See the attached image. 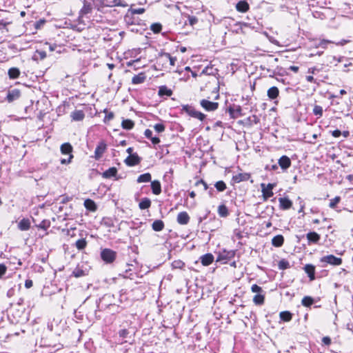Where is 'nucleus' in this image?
<instances>
[{
  "instance_id": "nucleus-1",
  "label": "nucleus",
  "mask_w": 353,
  "mask_h": 353,
  "mask_svg": "<svg viewBox=\"0 0 353 353\" xmlns=\"http://www.w3.org/2000/svg\"><path fill=\"white\" fill-rule=\"evenodd\" d=\"M61 153L63 155H68L67 159H61L60 163L62 165L70 164L72 162L74 155L72 154L73 147L70 143H64L60 147Z\"/></svg>"
},
{
  "instance_id": "nucleus-2",
  "label": "nucleus",
  "mask_w": 353,
  "mask_h": 353,
  "mask_svg": "<svg viewBox=\"0 0 353 353\" xmlns=\"http://www.w3.org/2000/svg\"><path fill=\"white\" fill-rule=\"evenodd\" d=\"M182 111L186 112L191 117L197 119L201 121H203L206 117L205 114L197 111L193 106L190 105H182Z\"/></svg>"
},
{
  "instance_id": "nucleus-3",
  "label": "nucleus",
  "mask_w": 353,
  "mask_h": 353,
  "mask_svg": "<svg viewBox=\"0 0 353 353\" xmlns=\"http://www.w3.org/2000/svg\"><path fill=\"white\" fill-rule=\"evenodd\" d=\"M117 256V253L109 248H104L101 251V258L106 263H113Z\"/></svg>"
},
{
  "instance_id": "nucleus-4",
  "label": "nucleus",
  "mask_w": 353,
  "mask_h": 353,
  "mask_svg": "<svg viewBox=\"0 0 353 353\" xmlns=\"http://www.w3.org/2000/svg\"><path fill=\"white\" fill-rule=\"evenodd\" d=\"M235 253L236 252L234 250H223L219 252L216 259V262H221L223 264L226 263L228 261L234 257Z\"/></svg>"
},
{
  "instance_id": "nucleus-5",
  "label": "nucleus",
  "mask_w": 353,
  "mask_h": 353,
  "mask_svg": "<svg viewBox=\"0 0 353 353\" xmlns=\"http://www.w3.org/2000/svg\"><path fill=\"white\" fill-rule=\"evenodd\" d=\"M275 184L274 183H268V185H265V183L261 184V192L264 201H267L269 198L273 196L274 193L272 190Z\"/></svg>"
},
{
  "instance_id": "nucleus-6",
  "label": "nucleus",
  "mask_w": 353,
  "mask_h": 353,
  "mask_svg": "<svg viewBox=\"0 0 353 353\" xmlns=\"http://www.w3.org/2000/svg\"><path fill=\"white\" fill-rule=\"evenodd\" d=\"M107 150V144L104 141H101L97 144L94 156L92 157L95 160H99Z\"/></svg>"
},
{
  "instance_id": "nucleus-7",
  "label": "nucleus",
  "mask_w": 353,
  "mask_h": 353,
  "mask_svg": "<svg viewBox=\"0 0 353 353\" xmlns=\"http://www.w3.org/2000/svg\"><path fill=\"white\" fill-rule=\"evenodd\" d=\"M320 261L321 263H325L332 265H340L342 263V259L336 257L332 254H330L323 256Z\"/></svg>"
},
{
  "instance_id": "nucleus-8",
  "label": "nucleus",
  "mask_w": 353,
  "mask_h": 353,
  "mask_svg": "<svg viewBox=\"0 0 353 353\" xmlns=\"http://www.w3.org/2000/svg\"><path fill=\"white\" fill-rule=\"evenodd\" d=\"M201 106L206 111L212 112L215 111L219 108V103L212 102L208 99H202L200 101Z\"/></svg>"
},
{
  "instance_id": "nucleus-9",
  "label": "nucleus",
  "mask_w": 353,
  "mask_h": 353,
  "mask_svg": "<svg viewBox=\"0 0 353 353\" xmlns=\"http://www.w3.org/2000/svg\"><path fill=\"white\" fill-rule=\"evenodd\" d=\"M101 3L108 7L113 6H121L126 7L128 5L126 3L121 0H101Z\"/></svg>"
},
{
  "instance_id": "nucleus-10",
  "label": "nucleus",
  "mask_w": 353,
  "mask_h": 353,
  "mask_svg": "<svg viewBox=\"0 0 353 353\" xmlns=\"http://www.w3.org/2000/svg\"><path fill=\"white\" fill-rule=\"evenodd\" d=\"M278 163L281 168L285 171L291 166L292 162L288 156L283 155L278 160Z\"/></svg>"
},
{
  "instance_id": "nucleus-11",
  "label": "nucleus",
  "mask_w": 353,
  "mask_h": 353,
  "mask_svg": "<svg viewBox=\"0 0 353 353\" xmlns=\"http://www.w3.org/2000/svg\"><path fill=\"white\" fill-rule=\"evenodd\" d=\"M21 92L18 89H12L8 90L6 99L9 103H11L20 97Z\"/></svg>"
},
{
  "instance_id": "nucleus-12",
  "label": "nucleus",
  "mask_w": 353,
  "mask_h": 353,
  "mask_svg": "<svg viewBox=\"0 0 353 353\" xmlns=\"http://www.w3.org/2000/svg\"><path fill=\"white\" fill-rule=\"evenodd\" d=\"M141 159L137 154H132L125 159V163L129 166H134L138 165Z\"/></svg>"
},
{
  "instance_id": "nucleus-13",
  "label": "nucleus",
  "mask_w": 353,
  "mask_h": 353,
  "mask_svg": "<svg viewBox=\"0 0 353 353\" xmlns=\"http://www.w3.org/2000/svg\"><path fill=\"white\" fill-rule=\"evenodd\" d=\"M190 216L186 212H181L178 214L176 221L180 225H187L190 221Z\"/></svg>"
},
{
  "instance_id": "nucleus-14",
  "label": "nucleus",
  "mask_w": 353,
  "mask_h": 353,
  "mask_svg": "<svg viewBox=\"0 0 353 353\" xmlns=\"http://www.w3.org/2000/svg\"><path fill=\"white\" fill-rule=\"evenodd\" d=\"M241 111H242V109L240 105L230 106L228 108V112H229L231 117L233 119H236V118H238L239 117H241L242 115Z\"/></svg>"
},
{
  "instance_id": "nucleus-15",
  "label": "nucleus",
  "mask_w": 353,
  "mask_h": 353,
  "mask_svg": "<svg viewBox=\"0 0 353 353\" xmlns=\"http://www.w3.org/2000/svg\"><path fill=\"white\" fill-rule=\"evenodd\" d=\"M214 258L212 254L208 253L202 255L200 257V261L203 265L208 266L214 261Z\"/></svg>"
},
{
  "instance_id": "nucleus-16",
  "label": "nucleus",
  "mask_w": 353,
  "mask_h": 353,
  "mask_svg": "<svg viewBox=\"0 0 353 353\" xmlns=\"http://www.w3.org/2000/svg\"><path fill=\"white\" fill-rule=\"evenodd\" d=\"M250 174L248 173H239L232 176V181L236 183H239L241 181H248L250 179Z\"/></svg>"
},
{
  "instance_id": "nucleus-17",
  "label": "nucleus",
  "mask_w": 353,
  "mask_h": 353,
  "mask_svg": "<svg viewBox=\"0 0 353 353\" xmlns=\"http://www.w3.org/2000/svg\"><path fill=\"white\" fill-rule=\"evenodd\" d=\"M280 208L284 210L290 209L292 205V202L287 197L279 199Z\"/></svg>"
},
{
  "instance_id": "nucleus-18",
  "label": "nucleus",
  "mask_w": 353,
  "mask_h": 353,
  "mask_svg": "<svg viewBox=\"0 0 353 353\" xmlns=\"http://www.w3.org/2000/svg\"><path fill=\"white\" fill-rule=\"evenodd\" d=\"M310 281L315 279V267L312 264H307L303 268Z\"/></svg>"
},
{
  "instance_id": "nucleus-19",
  "label": "nucleus",
  "mask_w": 353,
  "mask_h": 353,
  "mask_svg": "<svg viewBox=\"0 0 353 353\" xmlns=\"http://www.w3.org/2000/svg\"><path fill=\"white\" fill-rule=\"evenodd\" d=\"M279 90L276 86H272L268 90L267 95L271 100H274L279 97Z\"/></svg>"
},
{
  "instance_id": "nucleus-20",
  "label": "nucleus",
  "mask_w": 353,
  "mask_h": 353,
  "mask_svg": "<svg viewBox=\"0 0 353 353\" xmlns=\"http://www.w3.org/2000/svg\"><path fill=\"white\" fill-rule=\"evenodd\" d=\"M18 228L21 231L28 230L30 228V221L28 219H22L18 223Z\"/></svg>"
},
{
  "instance_id": "nucleus-21",
  "label": "nucleus",
  "mask_w": 353,
  "mask_h": 353,
  "mask_svg": "<svg viewBox=\"0 0 353 353\" xmlns=\"http://www.w3.org/2000/svg\"><path fill=\"white\" fill-rule=\"evenodd\" d=\"M151 188L152 193L155 195H159L161 192V185L160 182L157 180L151 182Z\"/></svg>"
},
{
  "instance_id": "nucleus-22",
  "label": "nucleus",
  "mask_w": 353,
  "mask_h": 353,
  "mask_svg": "<svg viewBox=\"0 0 353 353\" xmlns=\"http://www.w3.org/2000/svg\"><path fill=\"white\" fill-rule=\"evenodd\" d=\"M144 135L147 139H150L154 145H157L160 143L159 138L157 137H152V132L150 129H146L145 130Z\"/></svg>"
},
{
  "instance_id": "nucleus-23",
  "label": "nucleus",
  "mask_w": 353,
  "mask_h": 353,
  "mask_svg": "<svg viewBox=\"0 0 353 353\" xmlns=\"http://www.w3.org/2000/svg\"><path fill=\"white\" fill-rule=\"evenodd\" d=\"M146 79V76L143 72H141L137 75H134L132 79V83L133 84L143 83Z\"/></svg>"
},
{
  "instance_id": "nucleus-24",
  "label": "nucleus",
  "mask_w": 353,
  "mask_h": 353,
  "mask_svg": "<svg viewBox=\"0 0 353 353\" xmlns=\"http://www.w3.org/2000/svg\"><path fill=\"white\" fill-rule=\"evenodd\" d=\"M71 117L73 121H80L85 117V114L83 110H74L71 113Z\"/></svg>"
},
{
  "instance_id": "nucleus-25",
  "label": "nucleus",
  "mask_w": 353,
  "mask_h": 353,
  "mask_svg": "<svg viewBox=\"0 0 353 353\" xmlns=\"http://www.w3.org/2000/svg\"><path fill=\"white\" fill-rule=\"evenodd\" d=\"M158 94L160 97H170L172 94V90L169 89L166 85H161L159 88Z\"/></svg>"
},
{
  "instance_id": "nucleus-26",
  "label": "nucleus",
  "mask_w": 353,
  "mask_h": 353,
  "mask_svg": "<svg viewBox=\"0 0 353 353\" xmlns=\"http://www.w3.org/2000/svg\"><path fill=\"white\" fill-rule=\"evenodd\" d=\"M284 243V238L282 235L278 234L274 236L272 239V244L274 247L279 248L283 245Z\"/></svg>"
},
{
  "instance_id": "nucleus-27",
  "label": "nucleus",
  "mask_w": 353,
  "mask_h": 353,
  "mask_svg": "<svg viewBox=\"0 0 353 353\" xmlns=\"http://www.w3.org/2000/svg\"><path fill=\"white\" fill-rule=\"evenodd\" d=\"M117 174V169L114 167L110 168L102 173V176L105 179H110L116 176Z\"/></svg>"
},
{
  "instance_id": "nucleus-28",
  "label": "nucleus",
  "mask_w": 353,
  "mask_h": 353,
  "mask_svg": "<svg viewBox=\"0 0 353 353\" xmlns=\"http://www.w3.org/2000/svg\"><path fill=\"white\" fill-rule=\"evenodd\" d=\"M309 243H316L320 240V235L315 232H310L306 235Z\"/></svg>"
},
{
  "instance_id": "nucleus-29",
  "label": "nucleus",
  "mask_w": 353,
  "mask_h": 353,
  "mask_svg": "<svg viewBox=\"0 0 353 353\" xmlns=\"http://www.w3.org/2000/svg\"><path fill=\"white\" fill-rule=\"evenodd\" d=\"M236 8L239 12H245L249 9V5L245 1H240L236 3Z\"/></svg>"
},
{
  "instance_id": "nucleus-30",
  "label": "nucleus",
  "mask_w": 353,
  "mask_h": 353,
  "mask_svg": "<svg viewBox=\"0 0 353 353\" xmlns=\"http://www.w3.org/2000/svg\"><path fill=\"white\" fill-rule=\"evenodd\" d=\"M124 20L128 25H134L138 21V19L134 17V15L132 14L129 12L125 14Z\"/></svg>"
},
{
  "instance_id": "nucleus-31",
  "label": "nucleus",
  "mask_w": 353,
  "mask_h": 353,
  "mask_svg": "<svg viewBox=\"0 0 353 353\" xmlns=\"http://www.w3.org/2000/svg\"><path fill=\"white\" fill-rule=\"evenodd\" d=\"M151 200L149 198L145 197L141 199L139 203V207L141 210H145L150 207Z\"/></svg>"
},
{
  "instance_id": "nucleus-32",
  "label": "nucleus",
  "mask_w": 353,
  "mask_h": 353,
  "mask_svg": "<svg viewBox=\"0 0 353 353\" xmlns=\"http://www.w3.org/2000/svg\"><path fill=\"white\" fill-rule=\"evenodd\" d=\"M264 301H265V294H262V293L256 294L253 297V302L256 305H263L264 303Z\"/></svg>"
},
{
  "instance_id": "nucleus-33",
  "label": "nucleus",
  "mask_w": 353,
  "mask_h": 353,
  "mask_svg": "<svg viewBox=\"0 0 353 353\" xmlns=\"http://www.w3.org/2000/svg\"><path fill=\"white\" fill-rule=\"evenodd\" d=\"M218 214L221 217H227L229 215V211L225 205L222 204L218 207Z\"/></svg>"
},
{
  "instance_id": "nucleus-34",
  "label": "nucleus",
  "mask_w": 353,
  "mask_h": 353,
  "mask_svg": "<svg viewBox=\"0 0 353 353\" xmlns=\"http://www.w3.org/2000/svg\"><path fill=\"white\" fill-rule=\"evenodd\" d=\"M151 179H152V176H151V174L150 173H145V174H141L138 178H137V183H147V182H150L151 181Z\"/></svg>"
},
{
  "instance_id": "nucleus-35",
  "label": "nucleus",
  "mask_w": 353,
  "mask_h": 353,
  "mask_svg": "<svg viewBox=\"0 0 353 353\" xmlns=\"http://www.w3.org/2000/svg\"><path fill=\"white\" fill-rule=\"evenodd\" d=\"M152 228L156 232L161 231L164 228V223L161 220H156L153 222Z\"/></svg>"
},
{
  "instance_id": "nucleus-36",
  "label": "nucleus",
  "mask_w": 353,
  "mask_h": 353,
  "mask_svg": "<svg viewBox=\"0 0 353 353\" xmlns=\"http://www.w3.org/2000/svg\"><path fill=\"white\" fill-rule=\"evenodd\" d=\"M121 126L125 130H131L134 126V123L130 119H123Z\"/></svg>"
},
{
  "instance_id": "nucleus-37",
  "label": "nucleus",
  "mask_w": 353,
  "mask_h": 353,
  "mask_svg": "<svg viewBox=\"0 0 353 353\" xmlns=\"http://www.w3.org/2000/svg\"><path fill=\"white\" fill-rule=\"evenodd\" d=\"M20 75V71L17 68H11L8 70V76L12 79H17Z\"/></svg>"
},
{
  "instance_id": "nucleus-38",
  "label": "nucleus",
  "mask_w": 353,
  "mask_h": 353,
  "mask_svg": "<svg viewBox=\"0 0 353 353\" xmlns=\"http://www.w3.org/2000/svg\"><path fill=\"white\" fill-rule=\"evenodd\" d=\"M84 206L86 209L90 211H95L97 210V205L91 199H86L84 201Z\"/></svg>"
},
{
  "instance_id": "nucleus-39",
  "label": "nucleus",
  "mask_w": 353,
  "mask_h": 353,
  "mask_svg": "<svg viewBox=\"0 0 353 353\" xmlns=\"http://www.w3.org/2000/svg\"><path fill=\"white\" fill-rule=\"evenodd\" d=\"M334 43V41L328 39H320L319 43L315 44L316 48H322L323 49L327 48V45Z\"/></svg>"
},
{
  "instance_id": "nucleus-40",
  "label": "nucleus",
  "mask_w": 353,
  "mask_h": 353,
  "mask_svg": "<svg viewBox=\"0 0 353 353\" xmlns=\"http://www.w3.org/2000/svg\"><path fill=\"white\" fill-rule=\"evenodd\" d=\"M75 246L79 250H83L87 246L85 239H81L76 241Z\"/></svg>"
},
{
  "instance_id": "nucleus-41",
  "label": "nucleus",
  "mask_w": 353,
  "mask_h": 353,
  "mask_svg": "<svg viewBox=\"0 0 353 353\" xmlns=\"http://www.w3.org/2000/svg\"><path fill=\"white\" fill-rule=\"evenodd\" d=\"M279 316L281 320L286 322L290 321L292 318V314L288 311H283L280 312Z\"/></svg>"
},
{
  "instance_id": "nucleus-42",
  "label": "nucleus",
  "mask_w": 353,
  "mask_h": 353,
  "mask_svg": "<svg viewBox=\"0 0 353 353\" xmlns=\"http://www.w3.org/2000/svg\"><path fill=\"white\" fill-rule=\"evenodd\" d=\"M301 303L305 307H310L314 303V299L309 296H305L303 298Z\"/></svg>"
},
{
  "instance_id": "nucleus-43",
  "label": "nucleus",
  "mask_w": 353,
  "mask_h": 353,
  "mask_svg": "<svg viewBox=\"0 0 353 353\" xmlns=\"http://www.w3.org/2000/svg\"><path fill=\"white\" fill-rule=\"evenodd\" d=\"M92 10V6L90 3H85L83 8L80 10V15L83 16L90 13Z\"/></svg>"
},
{
  "instance_id": "nucleus-44",
  "label": "nucleus",
  "mask_w": 353,
  "mask_h": 353,
  "mask_svg": "<svg viewBox=\"0 0 353 353\" xmlns=\"http://www.w3.org/2000/svg\"><path fill=\"white\" fill-rule=\"evenodd\" d=\"M279 270H286L290 268V263L286 259H281L278 264Z\"/></svg>"
},
{
  "instance_id": "nucleus-45",
  "label": "nucleus",
  "mask_w": 353,
  "mask_h": 353,
  "mask_svg": "<svg viewBox=\"0 0 353 353\" xmlns=\"http://www.w3.org/2000/svg\"><path fill=\"white\" fill-rule=\"evenodd\" d=\"M150 30L155 34L159 33L162 30V25L160 23H152Z\"/></svg>"
},
{
  "instance_id": "nucleus-46",
  "label": "nucleus",
  "mask_w": 353,
  "mask_h": 353,
  "mask_svg": "<svg viewBox=\"0 0 353 353\" xmlns=\"http://www.w3.org/2000/svg\"><path fill=\"white\" fill-rule=\"evenodd\" d=\"M215 188H216V190L219 191V192H223L224 191L225 189H226V184L224 181H217L215 185H214Z\"/></svg>"
},
{
  "instance_id": "nucleus-47",
  "label": "nucleus",
  "mask_w": 353,
  "mask_h": 353,
  "mask_svg": "<svg viewBox=\"0 0 353 353\" xmlns=\"http://www.w3.org/2000/svg\"><path fill=\"white\" fill-rule=\"evenodd\" d=\"M101 223L108 228H111L114 226V221L112 220V219L109 217L103 218L102 219Z\"/></svg>"
},
{
  "instance_id": "nucleus-48",
  "label": "nucleus",
  "mask_w": 353,
  "mask_h": 353,
  "mask_svg": "<svg viewBox=\"0 0 353 353\" xmlns=\"http://www.w3.org/2000/svg\"><path fill=\"white\" fill-rule=\"evenodd\" d=\"M323 108L321 106L316 105L313 108V114L318 117H321L323 115Z\"/></svg>"
},
{
  "instance_id": "nucleus-49",
  "label": "nucleus",
  "mask_w": 353,
  "mask_h": 353,
  "mask_svg": "<svg viewBox=\"0 0 353 353\" xmlns=\"http://www.w3.org/2000/svg\"><path fill=\"white\" fill-rule=\"evenodd\" d=\"M185 263L181 260H176L172 263V267L174 269H182Z\"/></svg>"
},
{
  "instance_id": "nucleus-50",
  "label": "nucleus",
  "mask_w": 353,
  "mask_h": 353,
  "mask_svg": "<svg viewBox=\"0 0 353 353\" xmlns=\"http://www.w3.org/2000/svg\"><path fill=\"white\" fill-rule=\"evenodd\" d=\"M340 201H341L340 196H335L334 199L330 200L329 207L332 209L335 208L336 205L340 202Z\"/></svg>"
},
{
  "instance_id": "nucleus-51",
  "label": "nucleus",
  "mask_w": 353,
  "mask_h": 353,
  "mask_svg": "<svg viewBox=\"0 0 353 353\" xmlns=\"http://www.w3.org/2000/svg\"><path fill=\"white\" fill-rule=\"evenodd\" d=\"M50 222L48 220H43L38 225V227L39 228H41L44 230H46L47 229H48L50 228Z\"/></svg>"
},
{
  "instance_id": "nucleus-52",
  "label": "nucleus",
  "mask_w": 353,
  "mask_h": 353,
  "mask_svg": "<svg viewBox=\"0 0 353 353\" xmlns=\"http://www.w3.org/2000/svg\"><path fill=\"white\" fill-rule=\"evenodd\" d=\"M154 129L157 132L161 133L165 131V126L163 123H157L154 125Z\"/></svg>"
},
{
  "instance_id": "nucleus-53",
  "label": "nucleus",
  "mask_w": 353,
  "mask_h": 353,
  "mask_svg": "<svg viewBox=\"0 0 353 353\" xmlns=\"http://www.w3.org/2000/svg\"><path fill=\"white\" fill-rule=\"evenodd\" d=\"M251 291L254 293L260 294L263 293V289L256 284H253L251 287Z\"/></svg>"
},
{
  "instance_id": "nucleus-54",
  "label": "nucleus",
  "mask_w": 353,
  "mask_h": 353,
  "mask_svg": "<svg viewBox=\"0 0 353 353\" xmlns=\"http://www.w3.org/2000/svg\"><path fill=\"white\" fill-rule=\"evenodd\" d=\"M164 56L166 59H168L170 61V64L172 66L175 65V63L176 61V58L172 57L169 53H165Z\"/></svg>"
},
{
  "instance_id": "nucleus-55",
  "label": "nucleus",
  "mask_w": 353,
  "mask_h": 353,
  "mask_svg": "<svg viewBox=\"0 0 353 353\" xmlns=\"http://www.w3.org/2000/svg\"><path fill=\"white\" fill-rule=\"evenodd\" d=\"M145 12V9L143 8H139L137 9H132L129 12H130L132 14H143Z\"/></svg>"
},
{
  "instance_id": "nucleus-56",
  "label": "nucleus",
  "mask_w": 353,
  "mask_h": 353,
  "mask_svg": "<svg viewBox=\"0 0 353 353\" xmlns=\"http://www.w3.org/2000/svg\"><path fill=\"white\" fill-rule=\"evenodd\" d=\"M36 54L39 56L40 59H43L46 57V52L45 50H36Z\"/></svg>"
},
{
  "instance_id": "nucleus-57",
  "label": "nucleus",
  "mask_w": 353,
  "mask_h": 353,
  "mask_svg": "<svg viewBox=\"0 0 353 353\" xmlns=\"http://www.w3.org/2000/svg\"><path fill=\"white\" fill-rule=\"evenodd\" d=\"M113 118H114V113L112 112H110L105 114L103 121L105 123H107V122L110 121V120H112Z\"/></svg>"
},
{
  "instance_id": "nucleus-58",
  "label": "nucleus",
  "mask_w": 353,
  "mask_h": 353,
  "mask_svg": "<svg viewBox=\"0 0 353 353\" xmlns=\"http://www.w3.org/2000/svg\"><path fill=\"white\" fill-rule=\"evenodd\" d=\"M73 274L75 277H81L84 275V272L80 269H76L73 271Z\"/></svg>"
},
{
  "instance_id": "nucleus-59",
  "label": "nucleus",
  "mask_w": 353,
  "mask_h": 353,
  "mask_svg": "<svg viewBox=\"0 0 353 353\" xmlns=\"http://www.w3.org/2000/svg\"><path fill=\"white\" fill-rule=\"evenodd\" d=\"M129 334V332L128 330L126 329H123V330H121L119 332V336L123 338V339H125L128 336Z\"/></svg>"
},
{
  "instance_id": "nucleus-60",
  "label": "nucleus",
  "mask_w": 353,
  "mask_h": 353,
  "mask_svg": "<svg viewBox=\"0 0 353 353\" xmlns=\"http://www.w3.org/2000/svg\"><path fill=\"white\" fill-rule=\"evenodd\" d=\"M188 21L191 26H194V24H196L198 22V19L196 17L188 16Z\"/></svg>"
},
{
  "instance_id": "nucleus-61",
  "label": "nucleus",
  "mask_w": 353,
  "mask_h": 353,
  "mask_svg": "<svg viewBox=\"0 0 353 353\" xmlns=\"http://www.w3.org/2000/svg\"><path fill=\"white\" fill-rule=\"evenodd\" d=\"M319 71H320V70L318 69L316 67H312V68H308L307 73L312 74H315L316 72H319Z\"/></svg>"
},
{
  "instance_id": "nucleus-62",
  "label": "nucleus",
  "mask_w": 353,
  "mask_h": 353,
  "mask_svg": "<svg viewBox=\"0 0 353 353\" xmlns=\"http://www.w3.org/2000/svg\"><path fill=\"white\" fill-rule=\"evenodd\" d=\"M7 268L3 264H0V278L6 272Z\"/></svg>"
},
{
  "instance_id": "nucleus-63",
  "label": "nucleus",
  "mask_w": 353,
  "mask_h": 353,
  "mask_svg": "<svg viewBox=\"0 0 353 353\" xmlns=\"http://www.w3.org/2000/svg\"><path fill=\"white\" fill-rule=\"evenodd\" d=\"M322 343L325 345H330L331 343V339L329 336H324L322 339Z\"/></svg>"
},
{
  "instance_id": "nucleus-64",
  "label": "nucleus",
  "mask_w": 353,
  "mask_h": 353,
  "mask_svg": "<svg viewBox=\"0 0 353 353\" xmlns=\"http://www.w3.org/2000/svg\"><path fill=\"white\" fill-rule=\"evenodd\" d=\"M14 294H15V290L13 288H12L8 290L7 296L9 298H11L14 295Z\"/></svg>"
}]
</instances>
